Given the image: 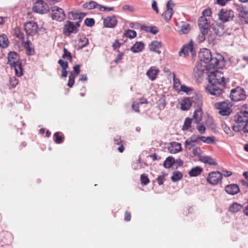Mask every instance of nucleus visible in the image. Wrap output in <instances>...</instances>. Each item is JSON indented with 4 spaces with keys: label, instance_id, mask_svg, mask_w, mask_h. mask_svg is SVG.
Returning a JSON list of instances; mask_svg holds the SVG:
<instances>
[{
    "label": "nucleus",
    "instance_id": "f257e3e1",
    "mask_svg": "<svg viewBox=\"0 0 248 248\" xmlns=\"http://www.w3.org/2000/svg\"><path fill=\"white\" fill-rule=\"evenodd\" d=\"M208 73L209 84L206 86V90L213 95L220 96L228 81H226L222 72L217 70L208 71Z\"/></svg>",
    "mask_w": 248,
    "mask_h": 248
},
{
    "label": "nucleus",
    "instance_id": "f03ea898",
    "mask_svg": "<svg viewBox=\"0 0 248 248\" xmlns=\"http://www.w3.org/2000/svg\"><path fill=\"white\" fill-rule=\"evenodd\" d=\"M32 11L33 13L40 15L48 13L50 11V5L54 4L60 0H32Z\"/></svg>",
    "mask_w": 248,
    "mask_h": 248
},
{
    "label": "nucleus",
    "instance_id": "7ed1b4c3",
    "mask_svg": "<svg viewBox=\"0 0 248 248\" xmlns=\"http://www.w3.org/2000/svg\"><path fill=\"white\" fill-rule=\"evenodd\" d=\"M8 63L14 67L16 75L18 77L23 75V68L22 63L17 53L10 52L8 54Z\"/></svg>",
    "mask_w": 248,
    "mask_h": 248
},
{
    "label": "nucleus",
    "instance_id": "20e7f679",
    "mask_svg": "<svg viewBox=\"0 0 248 248\" xmlns=\"http://www.w3.org/2000/svg\"><path fill=\"white\" fill-rule=\"evenodd\" d=\"M232 104L228 100L218 102L214 104L215 108L218 110V114L223 116H229L232 112Z\"/></svg>",
    "mask_w": 248,
    "mask_h": 248
},
{
    "label": "nucleus",
    "instance_id": "39448f33",
    "mask_svg": "<svg viewBox=\"0 0 248 248\" xmlns=\"http://www.w3.org/2000/svg\"><path fill=\"white\" fill-rule=\"evenodd\" d=\"M234 120L238 124L234 125L233 129L235 131L239 132L241 130L242 125L248 121V111L245 110L238 112L235 115Z\"/></svg>",
    "mask_w": 248,
    "mask_h": 248
},
{
    "label": "nucleus",
    "instance_id": "423d86ee",
    "mask_svg": "<svg viewBox=\"0 0 248 248\" xmlns=\"http://www.w3.org/2000/svg\"><path fill=\"white\" fill-rule=\"evenodd\" d=\"M230 97L232 101L238 102L245 100L247 95L244 89L238 86L231 90Z\"/></svg>",
    "mask_w": 248,
    "mask_h": 248
},
{
    "label": "nucleus",
    "instance_id": "0eeeda50",
    "mask_svg": "<svg viewBox=\"0 0 248 248\" xmlns=\"http://www.w3.org/2000/svg\"><path fill=\"white\" fill-rule=\"evenodd\" d=\"M80 26V24L78 23L66 21L63 27V33L68 36L72 34H76L78 31Z\"/></svg>",
    "mask_w": 248,
    "mask_h": 248
},
{
    "label": "nucleus",
    "instance_id": "6e6552de",
    "mask_svg": "<svg viewBox=\"0 0 248 248\" xmlns=\"http://www.w3.org/2000/svg\"><path fill=\"white\" fill-rule=\"evenodd\" d=\"M218 19L223 23L232 20L234 17V12L230 9H222L217 14Z\"/></svg>",
    "mask_w": 248,
    "mask_h": 248
},
{
    "label": "nucleus",
    "instance_id": "1a4fd4ad",
    "mask_svg": "<svg viewBox=\"0 0 248 248\" xmlns=\"http://www.w3.org/2000/svg\"><path fill=\"white\" fill-rule=\"evenodd\" d=\"M24 30L28 35L33 36L38 31L39 27L36 22L34 21L27 22L24 24Z\"/></svg>",
    "mask_w": 248,
    "mask_h": 248
},
{
    "label": "nucleus",
    "instance_id": "9d476101",
    "mask_svg": "<svg viewBox=\"0 0 248 248\" xmlns=\"http://www.w3.org/2000/svg\"><path fill=\"white\" fill-rule=\"evenodd\" d=\"M222 174L218 171H212L208 173L206 181L210 185L215 186L221 182Z\"/></svg>",
    "mask_w": 248,
    "mask_h": 248
},
{
    "label": "nucleus",
    "instance_id": "9b49d317",
    "mask_svg": "<svg viewBox=\"0 0 248 248\" xmlns=\"http://www.w3.org/2000/svg\"><path fill=\"white\" fill-rule=\"evenodd\" d=\"M51 17L53 19L58 21H62L65 18V14L62 9L56 6L52 7Z\"/></svg>",
    "mask_w": 248,
    "mask_h": 248
},
{
    "label": "nucleus",
    "instance_id": "f8f14e48",
    "mask_svg": "<svg viewBox=\"0 0 248 248\" xmlns=\"http://www.w3.org/2000/svg\"><path fill=\"white\" fill-rule=\"evenodd\" d=\"M194 42L191 40L189 43L184 45L179 52V56L183 55L184 57L187 56L190 53L192 56L196 55V52L194 49Z\"/></svg>",
    "mask_w": 248,
    "mask_h": 248
},
{
    "label": "nucleus",
    "instance_id": "ddd939ff",
    "mask_svg": "<svg viewBox=\"0 0 248 248\" xmlns=\"http://www.w3.org/2000/svg\"><path fill=\"white\" fill-rule=\"evenodd\" d=\"M174 6V3L172 0H169L166 4V9L162 14V16L167 22L169 21L171 18L173 13L172 8Z\"/></svg>",
    "mask_w": 248,
    "mask_h": 248
},
{
    "label": "nucleus",
    "instance_id": "4468645a",
    "mask_svg": "<svg viewBox=\"0 0 248 248\" xmlns=\"http://www.w3.org/2000/svg\"><path fill=\"white\" fill-rule=\"evenodd\" d=\"M85 16L86 14L83 13L72 11L68 13V18L71 20H75L76 21L74 23H78L80 25Z\"/></svg>",
    "mask_w": 248,
    "mask_h": 248
},
{
    "label": "nucleus",
    "instance_id": "2eb2a0df",
    "mask_svg": "<svg viewBox=\"0 0 248 248\" xmlns=\"http://www.w3.org/2000/svg\"><path fill=\"white\" fill-rule=\"evenodd\" d=\"M198 26L201 31L207 33L209 29V24L206 17L201 16L198 19Z\"/></svg>",
    "mask_w": 248,
    "mask_h": 248
},
{
    "label": "nucleus",
    "instance_id": "dca6fc26",
    "mask_svg": "<svg viewBox=\"0 0 248 248\" xmlns=\"http://www.w3.org/2000/svg\"><path fill=\"white\" fill-rule=\"evenodd\" d=\"M212 56L210 51L206 48L201 49L199 53V57L201 61L207 64L209 62Z\"/></svg>",
    "mask_w": 248,
    "mask_h": 248
},
{
    "label": "nucleus",
    "instance_id": "f3484780",
    "mask_svg": "<svg viewBox=\"0 0 248 248\" xmlns=\"http://www.w3.org/2000/svg\"><path fill=\"white\" fill-rule=\"evenodd\" d=\"M117 24V20L114 16L107 17L103 20V26L105 28H114Z\"/></svg>",
    "mask_w": 248,
    "mask_h": 248
},
{
    "label": "nucleus",
    "instance_id": "a211bd4d",
    "mask_svg": "<svg viewBox=\"0 0 248 248\" xmlns=\"http://www.w3.org/2000/svg\"><path fill=\"white\" fill-rule=\"evenodd\" d=\"M213 29L215 33L219 36L225 33L224 25L221 23L215 22L213 24Z\"/></svg>",
    "mask_w": 248,
    "mask_h": 248
},
{
    "label": "nucleus",
    "instance_id": "6ab92c4d",
    "mask_svg": "<svg viewBox=\"0 0 248 248\" xmlns=\"http://www.w3.org/2000/svg\"><path fill=\"white\" fill-rule=\"evenodd\" d=\"M219 60L216 57L212 56L209 62H208L206 69L208 71L215 70L216 68H219Z\"/></svg>",
    "mask_w": 248,
    "mask_h": 248
},
{
    "label": "nucleus",
    "instance_id": "aec40b11",
    "mask_svg": "<svg viewBox=\"0 0 248 248\" xmlns=\"http://www.w3.org/2000/svg\"><path fill=\"white\" fill-rule=\"evenodd\" d=\"M159 72V69L156 66H151L147 71L146 75L151 81H154L156 79Z\"/></svg>",
    "mask_w": 248,
    "mask_h": 248
},
{
    "label": "nucleus",
    "instance_id": "412c9836",
    "mask_svg": "<svg viewBox=\"0 0 248 248\" xmlns=\"http://www.w3.org/2000/svg\"><path fill=\"white\" fill-rule=\"evenodd\" d=\"M168 149L170 153L176 154L181 151V144L178 142H172L170 144Z\"/></svg>",
    "mask_w": 248,
    "mask_h": 248
},
{
    "label": "nucleus",
    "instance_id": "4be33fe9",
    "mask_svg": "<svg viewBox=\"0 0 248 248\" xmlns=\"http://www.w3.org/2000/svg\"><path fill=\"white\" fill-rule=\"evenodd\" d=\"M225 190L227 193L230 195H235L237 194L239 191V187L236 184H231L227 185Z\"/></svg>",
    "mask_w": 248,
    "mask_h": 248
},
{
    "label": "nucleus",
    "instance_id": "5701e85b",
    "mask_svg": "<svg viewBox=\"0 0 248 248\" xmlns=\"http://www.w3.org/2000/svg\"><path fill=\"white\" fill-rule=\"evenodd\" d=\"M199 159L202 162L209 165L215 166L217 164L216 159L209 156L201 155L199 156Z\"/></svg>",
    "mask_w": 248,
    "mask_h": 248
},
{
    "label": "nucleus",
    "instance_id": "b1692460",
    "mask_svg": "<svg viewBox=\"0 0 248 248\" xmlns=\"http://www.w3.org/2000/svg\"><path fill=\"white\" fill-rule=\"evenodd\" d=\"M26 53L28 55L32 56L34 55L35 50L33 47L32 46V45L31 42L29 40H27L23 44Z\"/></svg>",
    "mask_w": 248,
    "mask_h": 248
},
{
    "label": "nucleus",
    "instance_id": "393cba45",
    "mask_svg": "<svg viewBox=\"0 0 248 248\" xmlns=\"http://www.w3.org/2000/svg\"><path fill=\"white\" fill-rule=\"evenodd\" d=\"M162 43L157 41H153L149 46V49L154 52H156L158 54H160V51H157V50L160 49L162 47Z\"/></svg>",
    "mask_w": 248,
    "mask_h": 248
},
{
    "label": "nucleus",
    "instance_id": "a878e982",
    "mask_svg": "<svg viewBox=\"0 0 248 248\" xmlns=\"http://www.w3.org/2000/svg\"><path fill=\"white\" fill-rule=\"evenodd\" d=\"M192 105V101L190 98H185L181 104V109L183 110H188Z\"/></svg>",
    "mask_w": 248,
    "mask_h": 248
},
{
    "label": "nucleus",
    "instance_id": "bb28decb",
    "mask_svg": "<svg viewBox=\"0 0 248 248\" xmlns=\"http://www.w3.org/2000/svg\"><path fill=\"white\" fill-rule=\"evenodd\" d=\"M193 118L195 123H200L202 120V111L201 108H198L195 110Z\"/></svg>",
    "mask_w": 248,
    "mask_h": 248
},
{
    "label": "nucleus",
    "instance_id": "cd10ccee",
    "mask_svg": "<svg viewBox=\"0 0 248 248\" xmlns=\"http://www.w3.org/2000/svg\"><path fill=\"white\" fill-rule=\"evenodd\" d=\"M243 208V205L237 202H234L230 205L229 210L233 213H235L240 211Z\"/></svg>",
    "mask_w": 248,
    "mask_h": 248
},
{
    "label": "nucleus",
    "instance_id": "c85d7f7f",
    "mask_svg": "<svg viewBox=\"0 0 248 248\" xmlns=\"http://www.w3.org/2000/svg\"><path fill=\"white\" fill-rule=\"evenodd\" d=\"M190 99L192 101V104L193 103L195 105L197 106L198 108H201L202 105V100L201 96L195 95L192 96Z\"/></svg>",
    "mask_w": 248,
    "mask_h": 248
},
{
    "label": "nucleus",
    "instance_id": "c756f323",
    "mask_svg": "<svg viewBox=\"0 0 248 248\" xmlns=\"http://www.w3.org/2000/svg\"><path fill=\"white\" fill-rule=\"evenodd\" d=\"M144 45L142 42L136 43L131 48L130 50L133 53H138L142 50Z\"/></svg>",
    "mask_w": 248,
    "mask_h": 248
},
{
    "label": "nucleus",
    "instance_id": "7c9ffc66",
    "mask_svg": "<svg viewBox=\"0 0 248 248\" xmlns=\"http://www.w3.org/2000/svg\"><path fill=\"white\" fill-rule=\"evenodd\" d=\"M203 169L199 166H196L191 169L188 174L190 177H196L201 174Z\"/></svg>",
    "mask_w": 248,
    "mask_h": 248
},
{
    "label": "nucleus",
    "instance_id": "2f4dec72",
    "mask_svg": "<svg viewBox=\"0 0 248 248\" xmlns=\"http://www.w3.org/2000/svg\"><path fill=\"white\" fill-rule=\"evenodd\" d=\"M8 44L9 40L7 36L4 34L0 35V46L2 48H6Z\"/></svg>",
    "mask_w": 248,
    "mask_h": 248
},
{
    "label": "nucleus",
    "instance_id": "473e14b6",
    "mask_svg": "<svg viewBox=\"0 0 248 248\" xmlns=\"http://www.w3.org/2000/svg\"><path fill=\"white\" fill-rule=\"evenodd\" d=\"M183 177V174L179 171H175L172 173L171 177V180L173 182L180 180Z\"/></svg>",
    "mask_w": 248,
    "mask_h": 248
},
{
    "label": "nucleus",
    "instance_id": "72a5a7b5",
    "mask_svg": "<svg viewBox=\"0 0 248 248\" xmlns=\"http://www.w3.org/2000/svg\"><path fill=\"white\" fill-rule=\"evenodd\" d=\"M197 140H200L207 144H210L215 142L214 137L213 136L207 137L204 136L198 137Z\"/></svg>",
    "mask_w": 248,
    "mask_h": 248
},
{
    "label": "nucleus",
    "instance_id": "f704fd0d",
    "mask_svg": "<svg viewBox=\"0 0 248 248\" xmlns=\"http://www.w3.org/2000/svg\"><path fill=\"white\" fill-rule=\"evenodd\" d=\"M54 141L57 144H60L63 142L64 140V136L63 134L59 132H55L54 134Z\"/></svg>",
    "mask_w": 248,
    "mask_h": 248
},
{
    "label": "nucleus",
    "instance_id": "c9c22d12",
    "mask_svg": "<svg viewBox=\"0 0 248 248\" xmlns=\"http://www.w3.org/2000/svg\"><path fill=\"white\" fill-rule=\"evenodd\" d=\"M192 122V119H191L189 117H186L185 120L184 124L182 127V129L183 131H185V130H187L189 129V128L191 126Z\"/></svg>",
    "mask_w": 248,
    "mask_h": 248
},
{
    "label": "nucleus",
    "instance_id": "e433bc0d",
    "mask_svg": "<svg viewBox=\"0 0 248 248\" xmlns=\"http://www.w3.org/2000/svg\"><path fill=\"white\" fill-rule=\"evenodd\" d=\"M174 159L172 157L169 156L167 157L164 162V166L165 168H170L172 167L174 163Z\"/></svg>",
    "mask_w": 248,
    "mask_h": 248
},
{
    "label": "nucleus",
    "instance_id": "4c0bfd02",
    "mask_svg": "<svg viewBox=\"0 0 248 248\" xmlns=\"http://www.w3.org/2000/svg\"><path fill=\"white\" fill-rule=\"evenodd\" d=\"M190 29V25L188 23L183 22L180 32L183 34H186L189 32Z\"/></svg>",
    "mask_w": 248,
    "mask_h": 248
},
{
    "label": "nucleus",
    "instance_id": "58836bf2",
    "mask_svg": "<svg viewBox=\"0 0 248 248\" xmlns=\"http://www.w3.org/2000/svg\"><path fill=\"white\" fill-rule=\"evenodd\" d=\"M173 81L174 88L177 90L179 91L181 87V83L178 78L176 77L175 74L173 73Z\"/></svg>",
    "mask_w": 248,
    "mask_h": 248
},
{
    "label": "nucleus",
    "instance_id": "ea45409f",
    "mask_svg": "<svg viewBox=\"0 0 248 248\" xmlns=\"http://www.w3.org/2000/svg\"><path fill=\"white\" fill-rule=\"evenodd\" d=\"M88 39L85 37H83L80 38L78 46L79 48L81 49L87 46L88 45Z\"/></svg>",
    "mask_w": 248,
    "mask_h": 248
},
{
    "label": "nucleus",
    "instance_id": "a19ab883",
    "mask_svg": "<svg viewBox=\"0 0 248 248\" xmlns=\"http://www.w3.org/2000/svg\"><path fill=\"white\" fill-rule=\"evenodd\" d=\"M124 35L128 38L132 39L136 36L137 32L134 30L128 29L125 31Z\"/></svg>",
    "mask_w": 248,
    "mask_h": 248
},
{
    "label": "nucleus",
    "instance_id": "79ce46f5",
    "mask_svg": "<svg viewBox=\"0 0 248 248\" xmlns=\"http://www.w3.org/2000/svg\"><path fill=\"white\" fill-rule=\"evenodd\" d=\"M97 3L95 1H91L89 2H86L83 4V7L88 9H93L96 8L97 6Z\"/></svg>",
    "mask_w": 248,
    "mask_h": 248
},
{
    "label": "nucleus",
    "instance_id": "37998d69",
    "mask_svg": "<svg viewBox=\"0 0 248 248\" xmlns=\"http://www.w3.org/2000/svg\"><path fill=\"white\" fill-rule=\"evenodd\" d=\"M141 184L143 186L147 185L150 182L149 179L145 174H142L140 177Z\"/></svg>",
    "mask_w": 248,
    "mask_h": 248
},
{
    "label": "nucleus",
    "instance_id": "c03bdc74",
    "mask_svg": "<svg viewBox=\"0 0 248 248\" xmlns=\"http://www.w3.org/2000/svg\"><path fill=\"white\" fill-rule=\"evenodd\" d=\"M75 75H74V74L71 72L69 76V80L67 83V86L69 87L72 88L73 87L75 83Z\"/></svg>",
    "mask_w": 248,
    "mask_h": 248
},
{
    "label": "nucleus",
    "instance_id": "a18cd8bd",
    "mask_svg": "<svg viewBox=\"0 0 248 248\" xmlns=\"http://www.w3.org/2000/svg\"><path fill=\"white\" fill-rule=\"evenodd\" d=\"M63 52L64 53L62 56V57L63 59H67L68 60L71 61L72 57L71 53L69 51H68L67 49L65 48H64L63 49Z\"/></svg>",
    "mask_w": 248,
    "mask_h": 248
},
{
    "label": "nucleus",
    "instance_id": "49530a36",
    "mask_svg": "<svg viewBox=\"0 0 248 248\" xmlns=\"http://www.w3.org/2000/svg\"><path fill=\"white\" fill-rule=\"evenodd\" d=\"M94 20L93 18H87L85 19V24L89 27H92L94 24Z\"/></svg>",
    "mask_w": 248,
    "mask_h": 248
},
{
    "label": "nucleus",
    "instance_id": "de8ad7c7",
    "mask_svg": "<svg viewBox=\"0 0 248 248\" xmlns=\"http://www.w3.org/2000/svg\"><path fill=\"white\" fill-rule=\"evenodd\" d=\"M179 91H182L184 93H186L187 94H188L192 91V89L190 88L186 87L185 85H182L181 86Z\"/></svg>",
    "mask_w": 248,
    "mask_h": 248
},
{
    "label": "nucleus",
    "instance_id": "09e8293b",
    "mask_svg": "<svg viewBox=\"0 0 248 248\" xmlns=\"http://www.w3.org/2000/svg\"><path fill=\"white\" fill-rule=\"evenodd\" d=\"M202 151L199 147H196L192 150V153L194 155H198L199 157L201 155Z\"/></svg>",
    "mask_w": 248,
    "mask_h": 248
},
{
    "label": "nucleus",
    "instance_id": "8fccbe9b",
    "mask_svg": "<svg viewBox=\"0 0 248 248\" xmlns=\"http://www.w3.org/2000/svg\"><path fill=\"white\" fill-rule=\"evenodd\" d=\"M58 63L62 67V69H67L68 66V63L67 62H64L62 60H59L58 61Z\"/></svg>",
    "mask_w": 248,
    "mask_h": 248
},
{
    "label": "nucleus",
    "instance_id": "3c124183",
    "mask_svg": "<svg viewBox=\"0 0 248 248\" xmlns=\"http://www.w3.org/2000/svg\"><path fill=\"white\" fill-rule=\"evenodd\" d=\"M16 37L18 38L20 41L22 42V44H23L25 41L24 39V34L23 32L19 31L18 32H16Z\"/></svg>",
    "mask_w": 248,
    "mask_h": 248
},
{
    "label": "nucleus",
    "instance_id": "603ef678",
    "mask_svg": "<svg viewBox=\"0 0 248 248\" xmlns=\"http://www.w3.org/2000/svg\"><path fill=\"white\" fill-rule=\"evenodd\" d=\"M118 53L114 60V62L116 63H118L123 59L124 53L122 52H120L118 50Z\"/></svg>",
    "mask_w": 248,
    "mask_h": 248
},
{
    "label": "nucleus",
    "instance_id": "864d4df0",
    "mask_svg": "<svg viewBox=\"0 0 248 248\" xmlns=\"http://www.w3.org/2000/svg\"><path fill=\"white\" fill-rule=\"evenodd\" d=\"M122 9L124 11H129V12H134L135 11V8L130 5H125L122 7Z\"/></svg>",
    "mask_w": 248,
    "mask_h": 248
},
{
    "label": "nucleus",
    "instance_id": "5fc2aeb1",
    "mask_svg": "<svg viewBox=\"0 0 248 248\" xmlns=\"http://www.w3.org/2000/svg\"><path fill=\"white\" fill-rule=\"evenodd\" d=\"M197 129L201 134H204L205 132V127L202 124H200L197 126Z\"/></svg>",
    "mask_w": 248,
    "mask_h": 248
},
{
    "label": "nucleus",
    "instance_id": "6e6d98bb",
    "mask_svg": "<svg viewBox=\"0 0 248 248\" xmlns=\"http://www.w3.org/2000/svg\"><path fill=\"white\" fill-rule=\"evenodd\" d=\"M165 175L162 174L158 176L157 178V183L159 185H162L165 181Z\"/></svg>",
    "mask_w": 248,
    "mask_h": 248
},
{
    "label": "nucleus",
    "instance_id": "4d7b16f0",
    "mask_svg": "<svg viewBox=\"0 0 248 248\" xmlns=\"http://www.w3.org/2000/svg\"><path fill=\"white\" fill-rule=\"evenodd\" d=\"M114 143L117 145L122 144L124 141L122 140L121 137L119 136H116L114 139Z\"/></svg>",
    "mask_w": 248,
    "mask_h": 248
},
{
    "label": "nucleus",
    "instance_id": "13d9d810",
    "mask_svg": "<svg viewBox=\"0 0 248 248\" xmlns=\"http://www.w3.org/2000/svg\"><path fill=\"white\" fill-rule=\"evenodd\" d=\"M121 46V44L119 42L118 40H116L112 44V47L113 50H116L119 48Z\"/></svg>",
    "mask_w": 248,
    "mask_h": 248
},
{
    "label": "nucleus",
    "instance_id": "bf43d9fd",
    "mask_svg": "<svg viewBox=\"0 0 248 248\" xmlns=\"http://www.w3.org/2000/svg\"><path fill=\"white\" fill-rule=\"evenodd\" d=\"M152 8L156 13H158L159 10L157 7V2L155 0H153L152 3Z\"/></svg>",
    "mask_w": 248,
    "mask_h": 248
},
{
    "label": "nucleus",
    "instance_id": "052dcab7",
    "mask_svg": "<svg viewBox=\"0 0 248 248\" xmlns=\"http://www.w3.org/2000/svg\"><path fill=\"white\" fill-rule=\"evenodd\" d=\"M201 34L199 35L197 38L198 42H200V43L203 42L205 40V34H207V33H204L202 31H201Z\"/></svg>",
    "mask_w": 248,
    "mask_h": 248
},
{
    "label": "nucleus",
    "instance_id": "680f3d73",
    "mask_svg": "<svg viewBox=\"0 0 248 248\" xmlns=\"http://www.w3.org/2000/svg\"><path fill=\"white\" fill-rule=\"evenodd\" d=\"M74 75L78 76L80 73V66L77 65L74 67Z\"/></svg>",
    "mask_w": 248,
    "mask_h": 248
},
{
    "label": "nucleus",
    "instance_id": "e2e57ef3",
    "mask_svg": "<svg viewBox=\"0 0 248 248\" xmlns=\"http://www.w3.org/2000/svg\"><path fill=\"white\" fill-rule=\"evenodd\" d=\"M131 216L130 212L126 211L124 213V220L125 221H129L131 220Z\"/></svg>",
    "mask_w": 248,
    "mask_h": 248
},
{
    "label": "nucleus",
    "instance_id": "0e129e2a",
    "mask_svg": "<svg viewBox=\"0 0 248 248\" xmlns=\"http://www.w3.org/2000/svg\"><path fill=\"white\" fill-rule=\"evenodd\" d=\"M211 14H212V12L210 9H205L202 12V15H203L202 16H204V17L210 16H211Z\"/></svg>",
    "mask_w": 248,
    "mask_h": 248
},
{
    "label": "nucleus",
    "instance_id": "69168bd1",
    "mask_svg": "<svg viewBox=\"0 0 248 248\" xmlns=\"http://www.w3.org/2000/svg\"><path fill=\"white\" fill-rule=\"evenodd\" d=\"M132 108L136 112H139L140 111L139 103L134 102L132 105Z\"/></svg>",
    "mask_w": 248,
    "mask_h": 248
},
{
    "label": "nucleus",
    "instance_id": "338daca9",
    "mask_svg": "<svg viewBox=\"0 0 248 248\" xmlns=\"http://www.w3.org/2000/svg\"><path fill=\"white\" fill-rule=\"evenodd\" d=\"M241 130H242L245 133H248V121L244 124V125H242Z\"/></svg>",
    "mask_w": 248,
    "mask_h": 248
},
{
    "label": "nucleus",
    "instance_id": "774afa93",
    "mask_svg": "<svg viewBox=\"0 0 248 248\" xmlns=\"http://www.w3.org/2000/svg\"><path fill=\"white\" fill-rule=\"evenodd\" d=\"M18 83L17 80L14 78L11 79L10 84L12 87H15Z\"/></svg>",
    "mask_w": 248,
    "mask_h": 248
}]
</instances>
